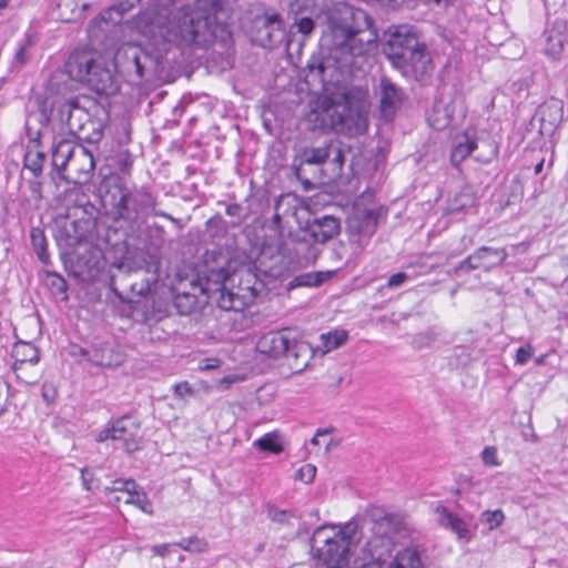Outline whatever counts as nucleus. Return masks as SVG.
Listing matches in <instances>:
<instances>
[{"label":"nucleus","mask_w":568,"mask_h":568,"mask_svg":"<svg viewBox=\"0 0 568 568\" xmlns=\"http://www.w3.org/2000/svg\"><path fill=\"white\" fill-rule=\"evenodd\" d=\"M326 16L328 33L323 41L329 53L325 58L314 59L307 65L323 81L329 69L356 67V59L368 54L377 41L372 20L364 10L338 2L327 10Z\"/></svg>","instance_id":"nucleus-1"},{"label":"nucleus","mask_w":568,"mask_h":568,"mask_svg":"<svg viewBox=\"0 0 568 568\" xmlns=\"http://www.w3.org/2000/svg\"><path fill=\"white\" fill-rule=\"evenodd\" d=\"M222 0H195L176 24L168 30V41L179 45H205L224 30L219 20Z\"/></svg>","instance_id":"nucleus-2"},{"label":"nucleus","mask_w":568,"mask_h":568,"mask_svg":"<svg viewBox=\"0 0 568 568\" xmlns=\"http://www.w3.org/2000/svg\"><path fill=\"white\" fill-rule=\"evenodd\" d=\"M217 294L216 303L223 311L242 312L251 305L255 297L256 291L250 285L239 287L236 292L227 290L224 285L212 288L209 282L204 285L199 278H180L172 286L173 305L181 315H190L199 306V298L203 295Z\"/></svg>","instance_id":"nucleus-3"},{"label":"nucleus","mask_w":568,"mask_h":568,"mask_svg":"<svg viewBox=\"0 0 568 568\" xmlns=\"http://www.w3.org/2000/svg\"><path fill=\"white\" fill-rule=\"evenodd\" d=\"M362 536L356 520H351L343 527L325 525L316 528L311 538L317 557L315 568H347L348 557Z\"/></svg>","instance_id":"nucleus-4"},{"label":"nucleus","mask_w":568,"mask_h":568,"mask_svg":"<svg viewBox=\"0 0 568 568\" xmlns=\"http://www.w3.org/2000/svg\"><path fill=\"white\" fill-rule=\"evenodd\" d=\"M110 206L114 220L123 221L131 229H140L149 216H161L172 222L178 220L159 210L158 197L146 187H128L115 183L109 191Z\"/></svg>","instance_id":"nucleus-5"},{"label":"nucleus","mask_w":568,"mask_h":568,"mask_svg":"<svg viewBox=\"0 0 568 568\" xmlns=\"http://www.w3.org/2000/svg\"><path fill=\"white\" fill-rule=\"evenodd\" d=\"M64 71L70 79L88 84L100 94L116 91L114 75L105 59L97 51L88 48L75 49L70 53Z\"/></svg>","instance_id":"nucleus-6"},{"label":"nucleus","mask_w":568,"mask_h":568,"mask_svg":"<svg viewBox=\"0 0 568 568\" xmlns=\"http://www.w3.org/2000/svg\"><path fill=\"white\" fill-rule=\"evenodd\" d=\"M316 113L324 129L351 135L363 134L368 128V106L363 101L343 98L337 102H324Z\"/></svg>","instance_id":"nucleus-7"},{"label":"nucleus","mask_w":568,"mask_h":568,"mask_svg":"<svg viewBox=\"0 0 568 568\" xmlns=\"http://www.w3.org/2000/svg\"><path fill=\"white\" fill-rule=\"evenodd\" d=\"M52 165L65 181L84 184L91 180L95 163L93 154L88 149L61 140L53 144Z\"/></svg>","instance_id":"nucleus-8"},{"label":"nucleus","mask_w":568,"mask_h":568,"mask_svg":"<svg viewBox=\"0 0 568 568\" xmlns=\"http://www.w3.org/2000/svg\"><path fill=\"white\" fill-rule=\"evenodd\" d=\"M31 104L36 106V110H30L26 120V133L29 142L23 158V170H28L34 178H39L45 162V153L40 149V143L48 129L50 111L41 97H36Z\"/></svg>","instance_id":"nucleus-9"},{"label":"nucleus","mask_w":568,"mask_h":568,"mask_svg":"<svg viewBox=\"0 0 568 568\" xmlns=\"http://www.w3.org/2000/svg\"><path fill=\"white\" fill-rule=\"evenodd\" d=\"M87 103L91 101L85 97L65 100L59 106V119L67 125L69 132L80 140L99 142L103 131L101 125L91 119Z\"/></svg>","instance_id":"nucleus-10"},{"label":"nucleus","mask_w":568,"mask_h":568,"mask_svg":"<svg viewBox=\"0 0 568 568\" xmlns=\"http://www.w3.org/2000/svg\"><path fill=\"white\" fill-rule=\"evenodd\" d=\"M403 523L396 515L375 517L372 525V537L367 540L364 551L372 561L384 565L392 556L394 537L402 529Z\"/></svg>","instance_id":"nucleus-11"},{"label":"nucleus","mask_w":568,"mask_h":568,"mask_svg":"<svg viewBox=\"0 0 568 568\" xmlns=\"http://www.w3.org/2000/svg\"><path fill=\"white\" fill-rule=\"evenodd\" d=\"M112 439L121 443V448L126 454H133L142 448L143 434L138 420L122 416L109 423L98 435L97 442L103 443Z\"/></svg>","instance_id":"nucleus-12"},{"label":"nucleus","mask_w":568,"mask_h":568,"mask_svg":"<svg viewBox=\"0 0 568 568\" xmlns=\"http://www.w3.org/2000/svg\"><path fill=\"white\" fill-rule=\"evenodd\" d=\"M377 229V216L373 210L355 207L346 221V233L354 254H361Z\"/></svg>","instance_id":"nucleus-13"},{"label":"nucleus","mask_w":568,"mask_h":568,"mask_svg":"<svg viewBox=\"0 0 568 568\" xmlns=\"http://www.w3.org/2000/svg\"><path fill=\"white\" fill-rule=\"evenodd\" d=\"M406 53V57L402 54L400 63H396L394 67L406 77L418 81L423 80L433 70L432 59L425 44L417 42L416 48Z\"/></svg>","instance_id":"nucleus-14"},{"label":"nucleus","mask_w":568,"mask_h":568,"mask_svg":"<svg viewBox=\"0 0 568 568\" xmlns=\"http://www.w3.org/2000/svg\"><path fill=\"white\" fill-rule=\"evenodd\" d=\"M254 29L255 42L264 48L275 47L285 38L284 24L278 13L257 17L254 21Z\"/></svg>","instance_id":"nucleus-15"},{"label":"nucleus","mask_w":568,"mask_h":568,"mask_svg":"<svg viewBox=\"0 0 568 568\" xmlns=\"http://www.w3.org/2000/svg\"><path fill=\"white\" fill-rule=\"evenodd\" d=\"M417 38L408 30L395 28L388 31V39L383 45V52L393 65L400 63L402 54L406 55V51H410L417 45Z\"/></svg>","instance_id":"nucleus-16"},{"label":"nucleus","mask_w":568,"mask_h":568,"mask_svg":"<svg viewBox=\"0 0 568 568\" xmlns=\"http://www.w3.org/2000/svg\"><path fill=\"white\" fill-rule=\"evenodd\" d=\"M535 116L540 123V134L552 135L564 120V101L557 98L546 100L538 106Z\"/></svg>","instance_id":"nucleus-17"},{"label":"nucleus","mask_w":568,"mask_h":568,"mask_svg":"<svg viewBox=\"0 0 568 568\" xmlns=\"http://www.w3.org/2000/svg\"><path fill=\"white\" fill-rule=\"evenodd\" d=\"M140 0H118L109 9L95 17L88 27V33L91 39H98L102 23H119L122 17L138 6Z\"/></svg>","instance_id":"nucleus-18"},{"label":"nucleus","mask_w":568,"mask_h":568,"mask_svg":"<svg viewBox=\"0 0 568 568\" xmlns=\"http://www.w3.org/2000/svg\"><path fill=\"white\" fill-rule=\"evenodd\" d=\"M339 220L333 215H324L307 222L306 232L310 237L320 244H324L339 234Z\"/></svg>","instance_id":"nucleus-19"},{"label":"nucleus","mask_w":568,"mask_h":568,"mask_svg":"<svg viewBox=\"0 0 568 568\" xmlns=\"http://www.w3.org/2000/svg\"><path fill=\"white\" fill-rule=\"evenodd\" d=\"M381 113L386 120H390L403 102L402 90L388 78L383 77L379 82Z\"/></svg>","instance_id":"nucleus-20"},{"label":"nucleus","mask_w":568,"mask_h":568,"mask_svg":"<svg viewBox=\"0 0 568 568\" xmlns=\"http://www.w3.org/2000/svg\"><path fill=\"white\" fill-rule=\"evenodd\" d=\"M292 332L288 329L282 332H270L256 343V349L264 355L278 358L284 355L291 343Z\"/></svg>","instance_id":"nucleus-21"},{"label":"nucleus","mask_w":568,"mask_h":568,"mask_svg":"<svg viewBox=\"0 0 568 568\" xmlns=\"http://www.w3.org/2000/svg\"><path fill=\"white\" fill-rule=\"evenodd\" d=\"M508 254L505 248H494L488 246L479 247L474 254L468 256V262L475 263V267L486 272L501 265Z\"/></svg>","instance_id":"nucleus-22"},{"label":"nucleus","mask_w":568,"mask_h":568,"mask_svg":"<svg viewBox=\"0 0 568 568\" xmlns=\"http://www.w3.org/2000/svg\"><path fill=\"white\" fill-rule=\"evenodd\" d=\"M311 352L312 348L306 342L291 336V343L283 356L286 358L291 369L297 373L302 372L307 366Z\"/></svg>","instance_id":"nucleus-23"},{"label":"nucleus","mask_w":568,"mask_h":568,"mask_svg":"<svg viewBox=\"0 0 568 568\" xmlns=\"http://www.w3.org/2000/svg\"><path fill=\"white\" fill-rule=\"evenodd\" d=\"M435 511L438 515L437 520L442 527L454 531L459 540L468 542L471 539L468 525L460 517L454 515L444 506L436 507Z\"/></svg>","instance_id":"nucleus-24"},{"label":"nucleus","mask_w":568,"mask_h":568,"mask_svg":"<svg viewBox=\"0 0 568 568\" xmlns=\"http://www.w3.org/2000/svg\"><path fill=\"white\" fill-rule=\"evenodd\" d=\"M568 24L566 21L556 20L550 30L547 31V47L546 52L557 58L562 51L565 45H568Z\"/></svg>","instance_id":"nucleus-25"},{"label":"nucleus","mask_w":568,"mask_h":568,"mask_svg":"<svg viewBox=\"0 0 568 568\" xmlns=\"http://www.w3.org/2000/svg\"><path fill=\"white\" fill-rule=\"evenodd\" d=\"M452 101L437 100L427 115V121L437 131L446 129L454 118Z\"/></svg>","instance_id":"nucleus-26"},{"label":"nucleus","mask_w":568,"mask_h":568,"mask_svg":"<svg viewBox=\"0 0 568 568\" xmlns=\"http://www.w3.org/2000/svg\"><path fill=\"white\" fill-rule=\"evenodd\" d=\"M11 356L13 358L12 368L20 369L21 364L34 366L40 359L39 349L28 342L19 341L13 345Z\"/></svg>","instance_id":"nucleus-27"},{"label":"nucleus","mask_w":568,"mask_h":568,"mask_svg":"<svg viewBox=\"0 0 568 568\" xmlns=\"http://www.w3.org/2000/svg\"><path fill=\"white\" fill-rule=\"evenodd\" d=\"M88 7L89 4L85 2L79 6L78 0H59L57 3L59 19L64 22L81 19Z\"/></svg>","instance_id":"nucleus-28"},{"label":"nucleus","mask_w":568,"mask_h":568,"mask_svg":"<svg viewBox=\"0 0 568 568\" xmlns=\"http://www.w3.org/2000/svg\"><path fill=\"white\" fill-rule=\"evenodd\" d=\"M253 447L261 452L281 454L284 450L283 436L278 430L267 433L253 442Z\"/></svg>","instance_id":"nucleus-29"},{"label":"nucleus","mask_w":568,"mask_h":568,"mask_svg":"<svg viewBox=\"0 0 568 568\" xmlns=\"http://www.w3.org/2000/svg\"><path fill=\"white\" fill-rule=\"evenodd\" d=\"M388 568H423V564L416 549L405 548L396 554Z\"/></svg>","instance_id":"nucleus-30"},{"label":"nucleus","mask_w":568,"mask_h":568,"mask_svg":"<svg viewBox=\"0 0 568 568\" xmlns=\"http://www.w3.org/2000/svg\"><path fill=\"white\" fill-rule=\"evenodd\" d=\"M477 144L468 135H463L454 145L450 159L454 165L462 163L475 149Z\"/></svg>","instance_id":"nucleus-31"},{"label":"nucleus","mask_w":568,"mask_h":568,"mask_svg":"<svg viewBox=\"0 0 568 568\" xmlns=\"http://www.w3.org/2000/svg\"><path fill=\"white\" fill-rule=\"evenodd\" d=\"M332 154V143L320 148H306L303 150L302 159L307 164H323Z\"/></svg>","instance_id":"nucleus-32"},{"label":"nucleus","mask_w":568,"mask_h":568,"mask_svg":"<svg viewBox=\"0 0 568 568\" xmlns=\"http://www.w3.org/2000/svg\"><path fill=\"white\" fill-rule=\"evenodd\" d=\"M30 236H31L32 246H33L39 260L43 264H49L50 256L47 251V239H45L44 232L39 227H34L31 230Z\"/></svg>","instance_id":"nucleus-33"},{"label":"nucleus","mask_w":568,"mask_h":568,"mask_svg":"<svg viewBox=\"0 0 568 568\" xmlns=\"http://www.w3.org/2000/svg\"><path fill=\"white\" fill-rule=\"evenodd\" d=\"M347 339V333L345 331H334L327 334L321 335V342L322 344L318 346V348L322 349V352L328 353L333 349L338 348L341 345H343Z\"/></svg>","instance_id":"nucleus-34"},{"label":"nucleus","mask_w":568,"mask_h":568,"mask_svg":"<svg viewBox=\"0 0 568 568\" xmlns=\"http://www.w3.org/2000/svg\"><path fill=\"white\" fill-rule=\"evenodd\" d=\"M12 369L16 373L17 377L28 385H33V384L38 383V381L41 377L40 371L37 367V365L29 366V364H21L20 369H18V368H12Z\"/></svg>","instance_id":"nucleus-35"},{"label":"nucleus","mask_w":568,"mask_h":568,"mask_svg":"<svg viewBox=\"0 0 568 568\" xmlns=\"http://www.w3.org/2000/svg\"><path fill=\"white\" fill-rule=\"evenodd\" d=\"M37 39L33 34L26 36L14 55V64L23 65L28 62L30 58V49L34 45Z\"/></svg>","instance_id":"nucleus-36"},{"label":"nucleus","mask_w":568,"mask_h":568,"mask_svg":"<svg viewBox=\"0 0 568 568\" xmlns=\"http://www.w3.org/2000/svg\"><path fill=\"white\" fill-rule=\"evenodd\" d=\"M505 520V515L500 509L486 510L480 515V521L488 526L489 530L499 527Z\"/></svg>","instance_id":"nucleus-37"},{"label":"nucleus","mask_w":568,"mask_h":568,"mask_svg":"<svg viewBox=\"0 0 568 568\" xmlns=\"http://www.w3.org/2000/svg\"><path fill=\"white\" fill-rule=\"evenodd\" d=\"M112 490L122 493L121 496L116 497V501H121L124 497L139 491L138 485L133 480H115Z\"/></svg>","instance_id":"nucleus-38"},{"label":"nucleus","mask_w":568,"mask_h":568,"mask_svg":"<svg viewBox=\"0 0 568 568\" xmlns=\"http://www.w3.org/2000/svg\"><path fill=\"white\" fill-rule=\"evenodd\" d=\"M123 501L125 504H133L136 505L144 513L151 514L152 510L149 509L151 506L145 493L139 490L138 493H133L132 495H129V497H124Z\"/></svg>","instance_id":"nucleus-39"},{"label":"nucleus","mask_w":568,"mask_h":568,"mask_svg":"<svg viewBox=\"0 0 568 568\" xmlns=\"http://www.w3.org/2000/svg\"><path fill=\"white\" fill-rule=\"evenodd\" d=\"M325 277L323 273H307L297 276L295 281L300 286H317L324 282Z\"/></svg>","instance_id":"nucleus-40"},{"label":"nucleus","mask_w":568,"mask_h":568,"mask_svg":"<svg viewBox=\"0 0 568 568\" xmlns=\"http://www.w3.org/2000/svg\"><path fill=\"white\" fill-rule=\"evenodd\" d=\"M316 476V467L312 464L302 466L296 473V479L310 484Z\"/></svg>","instance_id":"nucleus-41"},{"label":"nucleus","mask_w":568,"mask_h":568,"mask_svg":"<svg viewBox=\"0 0 568 568\" xmlns=\"http://www.w3.org/2000/svg\"><path fill=\"white\" fill-rule=\"evenodd\" d=\"M294 26H296L297 31L300 33L307 37L313 32L315 22L310 17H302V18L295 20Z\"/></svg>","instance_id":"nucleus-42"},{"label":"nucleus","mask_w":568,"mask_h":568,"mask_svg":"<svg viewBox=\"0 0 568 568\" xmlns=\"http://www.w3.org/2000/svg\"><path fill=\"white\" fill-rule=\"evenodd\" d=\"M481 458L487 466H498L499 460L497 457V450L495 447H486L481 453Z\"/></svg>","instance_id":"nucleus-43"},{"label":"nucleus","mask_w":568,"mask_h":568,"mask_svg":"<svg viewBox=\"0 0 568 568\" xmlns=\"http://www.w3.org/2000/svg\"><path fill=\"white\" fill-rule=\"evenodd\" d=\"M132 59H133V63L135 65L136 74L140 78H142L144 75V68H145L146 61L150 59L149 55L145 53H141V54L134 53L132 55Z\"/></svg>","instance_id":"nucleus-44"},{"label":"nucleus","mask_w":568,"mask_h":568,"mask_svg":"<svg viewBox=\"0 0 568 568\" xmlns=\"http://www.w3.org/2000/svg\"><path fill=\"white\" fill-rule=\"evenodd\" d=\"M408 278V275L404 272H398L396 274H393L387 283H386V287L388 288H395V287H399L402 286Z\"/></svg>","instance_id":"nucleus-45"},{"label":"nucleus","mask_w":568,"mask_h":568,"mask_svg":"<svg viewBox=\"0 0 568 568\" xmlns=\"http://www.w3.org/2000/svg\"><path fill=\"white\" fill-rule=\"evenodd\" d=\"M532 355V347L530 345L518 348L516 354V363L524 365Z\"/></svg>","instance_id":"nucleus-46"},{"label":"nucleus","mask_w":568,"mask_h":568,"mask_svg":"<svg viewBox=\"0 0 568 568\" xmlns=\"http://www.w3.org/2000/svg\"><path fill=\"white\" fill-rule=\"evenodd\" d=\"M174 393L178 397L184 398L193 394V388L187 382H182L174 386Z\"/></svg>","instance_id":"nucleus-47"},{"label":"nucleus","mask_w":568,"mask_h":568,"mask_svg":"<svg viewBox=\"0 0 568 568\" xmlns=\"http://www.w3.org/2000/svg\"><path fill=\"white\" fill-rule=\"evenodd\" d=\"M242 212L243 207L237 203L229 204L226 206V214L229 216L237 217L236 225H239L243 221Z\"/></svg>","instance_id":"nucleus-48"},{"label":"nucleus","mask_w":568,"mask_h":568,"mask_svg":"<svg viewBox=\"0 0 568 568\" xmlns=\"http://www.w3.org/2000/svg\"><path fill=\"white\" fill-rule=\"evenodd\" d=\"M190 544L192 545V552H203L207 548V542L197 537L190 538Z\"/></svg>","instance_id":"nucleus-49"},{"label":"nucleus","mask_w":568,"mask_h":568,"mask_svg":"<svg viewBox=\"0 0 568 568\" xmlns=\"http://www.w3.org/2000/svg\"><path fill=\"white\" fill-rule=\"evenodd\" d=\"M42 396L48 403H51V402H53V399L55 397V390L52 387H50L48 384H43Z\"/></svg>","instance_id":"nucleus-50"},{"label":"nucleus","mask_w":568,"mask_h":568,"mask_svg":"<svg viewBox=\"0 0 568 568\" xmlns=\"http://www.w3.org/2000/svg\"><path fill=\"white\" fill-rule=\"evenodd\" d=\"M293 515L287 511H276L273 516V520L278 521L281 524H287L290 521V518H292Z\"/></svg>","instance_id":"nucleus-51"},{"label":"nucleus","mask_w":568,"mask_h":568,"mask_svg":"<svg viewBox=\"0 0 568 568\" xmlns=\"http://www.w3.org/2000/svg\"><path fill=\"white\" fill-rule=\"evenodd\" d=\"M52 285L57 287L59 292H65L67 290V283L63 277L59 275H53Z\"/></svg>","instance_id":"nucleus-52"},{"label":"nucleus","mask_w":568,"mask_h":568,"mask_svg":"<svg viewBox=\"0 0 568 568\" xmlns=\"http://www.w3.org/2000/svg\"><path fill=\"white\" fill-rule=\"evenodd\" d=\"M29 184H30V190H31L33 196L38 200L41 199L42 197L41 182L36 180V181H30Z\"/></svg>","instance_id":"nucleus-53"},{"label":"nucleus","mask_w":568,"mask_h":568,"mask_svg":"<svg viewBox=\"0 0 568 568\" xmlns=\"http://www.w3.org/2000/svg\"><path fill=\"white\" fill-rule=\"evenodd\" d=\"M170 544L155 545L152 547V551L161 557H165L169 554Z\"/></svg>","instance_id":"nucleus-54"},{"label":"nucleus","mask_w":568,"mask_h":568,"mask_svg":"<svg viewBox=\"0 0 568 568\" xmlns=\"http://www.w3.org/2000/svg\"><path fill=\"white\" fill-rule=\"evenodd\" d=\"M332 153L334 154L333 161L336 163L338 168H341L344 160L342 151L332 144Z\"/></svg>","instance_id":"nucleus-55"},{"label":"nucleus","mask_w":568,"mask_h":568,"mask_svg":"<svg viewBox=\"0 0 568 568\" xmlns=\"http://www.w3.org/2000/svg\"><path fill=\"white\" fill-rule=\"evenodd\" d=\"M327 437H328V430H326V429L317 430L315 436L312 438L311 443L313 445H321L322 444V438H327Z\"/></svg>","instance_id":"nucleus-56"},{"label":"nucleus","mask_w":568,"mask_h":568,"mask_svg":"<svg viewBox=\"0 0 568 568\" xmlns=\"http://www.w3.org/2000/svg\"><path fill=\"white\" fill-rule=\"evenodd\" d=\"M6 403H7V388L2 383H0V414L4 412Z\"/></svg>","instance_id":"nucleus-57"},{"label":"nucleus","mask_w":568,"mask_h":568,"mask_svg":"<svg viewBox=\"0 0 568 568\" xmlns=\"http://www.w3.org/2000/svg\"><path fill=\"white\" fill-rule=\"evenodd\" d=\"M458 268L459 270H468V271L469 270H478L477 267H475V263L468 262V257L459 263Z\"/></svg>","instance_id":"nucleus-58"},{"label":"nucleus","mask_w":568,"mask_h":568,"mask_svg":"<svg viewBox=\"0 0 568 568\" xmlns=\"http://www.w3.org/2000/svg\"><path fill=\"white\" fill-rule=\"evenodd\" d=\"M174 545L185 551H192V545L190 544V538L186 540H183V541L175 542Z\"/></svg>","instance_id":"nucleus-59"},{"label":"nucleus","mask_w":568,"mask_h":568,"mask_svg":"<svg viewBox=\"0 0 568 568\" xmlns=\"http://www.w3.org/2000/svg\"><path fill=\"white\" fill-rule=\"evenodd\" d=\"M280 202H281L280 200L276 202L275 211H277V210H278ZM281 220H282V217H281L280 213H278V212H275V214L273 215V223H274L276 226H280V224H281Z\"/></svg>","instance_id":"nucleus-60"},{"label":"nucleus","mask_w":568,"mask_h":568,"mask_svg":"<svg viewBox=\"0 0 568 568\" xmlns=\"http://www.w3.org/2000/svg\"><path fill=\"white\" fill-rule=\"evenodd\" d=\"M130 166H131V161H129L128 159L120 161V169L122 172L129 171Z\"/></svg>","instance_id":"nucleus-61"},{"label":"nucleus","mask_w":568,"mask_h":568,"mask_svg":"<svg viewBox=\"0 0 568 568\" xmlns=\"http://www.w3.org/2000/svg\"><path fill=\"white\" fill-rule=\"evenodd\" d=\"M433 2L437 3V4H444V6H449L452 4L455 0H432Z\"/></svg>","instance_id":"nucleus-62"},{"label":"nucleus","mask_w":568,"mask_h":568,"mask_svg":"<svg viewBox=\"0 0 568 568\" xmlns=\"http://www.w3.org/2000/svg\"><path fill=\"white\" fill-rule=\"evenodd\" d=\"M542 165H544V161L539 162L536 166H535V172L536 174L540 173L541 170H542Z\"/></svg>","instance_id":"nucleus-63"},{"label":"nucleus","mask_w":568,"mask_h":568,"mask_svg":"<svg viewBox=\"0 0 568 568\" xmlns=\"http://www.w3.org/2000/svg\"><path fill=\"white\" fill-rule=\"evenodd\" d=\"M332 442H333L332 438H328L327 442H325V440L323 442V444L325 445V450H329Z\"/></svg>","instance_id":"nucleus-64"}]
</instances>
